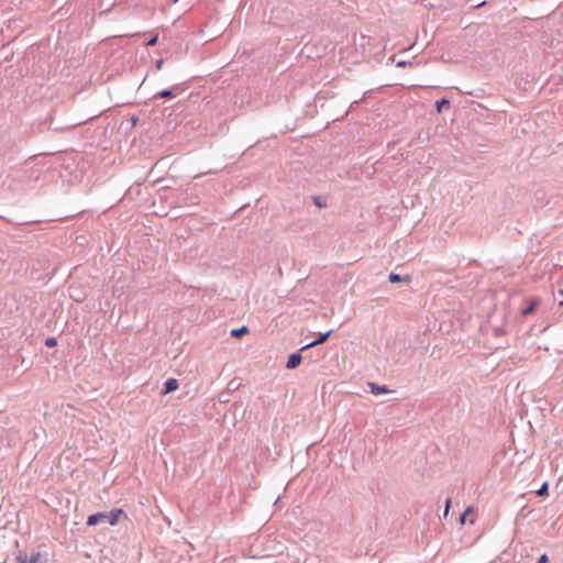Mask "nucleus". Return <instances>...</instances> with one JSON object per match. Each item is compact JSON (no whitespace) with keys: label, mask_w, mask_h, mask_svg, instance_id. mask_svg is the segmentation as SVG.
Segmentation results:
<instances>
[{"label":"nucleus","mask_w":563,"mask_h":563,"mask_svg":"<svg viewBox=\"0 0 563 563\" xmlns=\"http://www.w3.org/2000/svg\"><path fill=\"white\" fill-rule=\"evenodd\" d=\"M473 511L472 507H467L466 510L461 515L460 521L464 523L466 521L467 516Z\"/></svg>","instance_id":"f8f14e48"},{"label":"nucleus","mask_w":563,"mask_h":563,"mask_svg":"<svg viewBox=\"0 0 563 563\" xmlns=\"http://www.w3.org/2000/svg\"><path fill=\"white\" fill-rule=\"evenodd\" d=\"M45 344L49 347H53L57 344V340L55 338H47Z\"/></svg>","instance_id":"2eb2a0df"},{"label":"nucleus","mask_w":563,"mask_h":563,"mask_svg":"<svg viewBox=\"0 0 563 563\" xmlns=\"http://www.w3.org/2000/svg\"><path fill=\"white\" fill-rule=\"evenodd\" d=\"M388 278L390 283H398L401 280V276L396 273H390Z\"/></svg>","instance_id":"ddd939ff"},{"label":"nucleus","mask_w":563,"mask_h":563,"mask_svg":"<svg viewBox=\"0 0 563 563\" xmlns=\"http://www.w3.org/2000/svg\"><path fill=\"white\" fill-rule=\"evenodd\" d=\"M163 65H164V59H163V58H161V59L156 60L155 66H156V69H157V70H161V69H162V67H163Z\"/></svg>","instance_id":"f3484780"},{"label":"nucleus","mask_w":563,"mask_h":563,"mask_svg":"<svg viewBox=\"0 0 563 563\" xmlns=\"http://www.w3.org/2000/svg\"><path fill=\"white\" fill-rule=\"evenodd\" d=\"M449 509H450V499L446 500V504H445V508H444V511H443V515L444 517L448 516L449 514Z\"/></svg>","instance_id":"a211bd4d"},{"label":"nucleus","mask_w":563,"mask_h":563,"mask_svg":"<svg viewBox=\"0 0 563 563\" xmlns=\"http://www.w3.org/2000/svg\"><path fill=\"white\" fill-rule=\"evenodd\" d=\"M408 65H409V63H408V62H405V60H401V62H398V63H397V66H398V67H407Z\"/></svg>","instance_id":"aec40b11"},{"label":"nucleus","mask_w":563,"mask_h":563,"mask_svg":"<svg viewBox=\"0 0 563 563\" xmlns=\"http://www.w3.org/2000/svg\"><path fill=\"white\" fill-rule=\"evenodd\" d=\"M247 331H249L247 327L243 325V327L233 329L231 331V335L238 338V336H241L242 334L247 333Z\"/></svg>","instance_id":"0eeeda50"},{"label":"nucleus","mask_w":563,"mask_h":563,"mask_svg":"<svg viewBox=\"0 0 563 563\" xmlns=\"http://www.w3.org/2000/svg\"><path fill=\"white\" fill-rule=\"evenodd\" d=\"M450 104V101L448 99H441V100H438L435 106H437V112L438 113H441L443 108L444 107H449Z\"/></svg>","instance_id":"6e6552de"},{"label":"nucleus","mask_w":563,"mask_h":563,"mask_svg":"<svg viewBox=\"0 0 563 563\" xmlns=\"http://www.w3.org/2000/svg\"><path fill=\"white\" fill-rule=\"evenodd\" d=\"M313 201H314L316 206H318L319 208L325 207V202L321 197H314Z\"/></svg>","instance_id":"4468645a"},{"label":"nucleus","mask_w":563,"mask_h":563,"mask_svg":"<svg viewBox=\"0 0 563 563\" xmlns=\"http://www.w3.org/2000/svg\"><path fill=\"white\" fill-rule=\"evenodd\" d=\"M548 489H549V485H548V483H547V482H544V483L541 485V487L537 490V494H538L539 496H543V495H545V494L548 493Z\"/></svg>","instance_id":"9b49d317"},{"label":"nucleus","mask_w":563,"mask_h":563,"mask_svg":"<svg viewBox=\"0 0 563 563\" xmlns=\"http://www.w3.org/2000/svg\"><path fill=\"white\" fill-rule=\"evenodd\" d=\"M131 121H132V124L135 125L136 122H137V118L136 117H132Z\"/></svg>","instance_id":"412c9836"},{"label":"nucleus","mask_w":563,"mask_h":563,"mask_svg":"<svg viewBox=\"0 0 563 563\" xmlns=\"http://www.w3.org/2000/svg\"><path fill=\"white\" fill-rule=\"evenodd\" d=\"M559 296L563 297V290H559ZM560 306H563V300L560 301Z\"/></svg>","instance_id":"4be33fe9"},{"label":"nucleus","mask_w":563,"mask_h":563,"mask_svg":"<svg viewBox=\"0 0 563 563\" xmlns=\"http://www.w3.org/2000/svg\"><path fill=\"white\" fill-rule=\"evenodd\" d=\"M174 93L172 90H162L155 95V98H173Z\"/></svg>","instance_id":"1a4fd4ad"},{"label":"nucleus","mask_w":563,"mask_h":563,"mask_svg":"<svg viewBox=\"0 0 563 563\" xmlns=\"http://www.w3.org/2000/svg\"><path fill=\"white\" fill-rule=\"evenodd\" d=\"M301 354L300 353H292L287 361L286 367L291 369L297 367L301 362Z\"/></svg>","instance_id":"7ed1b4c3"},{"label":"nucleus","mask_w":563,"mask_h":563,"mask_svg":"<svg viewBox=\"0 0 563 563\" xmlns=\"http://www.w3.org/2000/svg\"><path fill=\"white\" fill-rule=\"evenodd\" d=\"M332 332H333L332 330H329V331L320 334L316 340L306 344L301 350H307V349H310V347H313V346L324 343L329 339V336L332 334Z\"/></svg>","instance_id":"f257e3e1"},{"label":"nucleus","mask_w":563,"mask_h":563,"mask_svg":"<svg viewBox=\"0 0 563 563\" xmlns=\"http://www.w3.org/2000/svg\"><path fill=\"white\" fill-rule=\"evenodd\" d=\"M179 0H173L174 3H177Z\"/></svg>","instance_id":"5701e85b"},{"label":"nucleus","mask_w":563,"mask_h":563,"mask_svg":"<svg viewBox=\"0 0 563 563\" xmlns=\"http://www.w3.org/2000/svg\"><path fill=\"white\" fill-rule=\"evenodd\" d=\"M157 41H158V35L156 34V35H154V36H153V37L147 42V45H148V46H153V45H155V44L157 43Z\"/></svg>","instance_id":"dca6fc26"},{"label":"nucleus","mask_w":563,"mask_h":563,"mask_svg":"<svg viewBox=\"0 0 563 563\" xmlns=\"http://www.w3.org/2000/svg\"><path fill=\"white\" fill-rule=\"evenodd\" d=\"M106 516H104V512H97V514H93V515H90L88 517V520H87V525L88 526H95L97 525L100 520L104 519Z\"/></svg>","instance_id":"423d86ee"},{"label":"nucleus","mask_w":563,"mask_h":563,"mask_svg":"<svg viewBox=\"0 0 563 563\" xmlns=\"http://www.w3.org/2000/svg\"><path fill=\"white\" fill-rule=\"evenodd\" d=\"M547 562H548V556H547V554H543L539 558L537 563H547Z\"/></svg>","instance_id":"6ab92c4d"},{"label":"nucleus","mask_w":563,"mask_h":563,"mask_svg":"<svg viewBox=\"0 0 563 563\" xmlns=\"http://www.w3.org/2000/svg\"><path fill=\"white\" fill-rule=\"evenodd\" d=\"M178 388V382L176 378H168L165 382V390L164 394H169Z\"/></svg>","instance_id":"39448f33"},{"label":"nucleus","mask_w":563,"mask_h":563,"mask_svg":"<svg viewBox=\"0 0 563 563\" xmlns=\"http://www.w3.org/2000/svg\"><path fill=\"white\" fill-rule=\"evenodd\" d=\"M368 387L371 389V393L374 395H383V394L389 393V389L385 385H377L375 383H368Z\"/></svg>","instance_id":"20e7f679"},{"label":"nucleus","mask_w":563,"mask_h":563,"mask_svg":"<svg viewBox=\"0 0 563 563\" xmlns=\"http://www.w3.org/2000/svg\"><path fill=\"white\" fill-rule=\"evenodd\" d=\"M121 514H122L121 509H113L109 512H104V516H106L104 520H107L109 525L114 526L118 522Z\"/></svg>","instance_id":"f03ea898"},{"label":"nucleus","mask_w":563,"mask_h":563,"mask_svg":"<svg viewBox=\"0 0 563 563\" xmlns=\"http://www.w3.org/2000/svg\"><path fill=\"white\" fill-rule=\"evenodd\" d=\"M538 302L534 300L532 301L527 308L522 310L523 316L530 314L537 307Z\"/></svg>","instance_id":"9d476101"},{"label":"nucleus","mask_w":563,"mask_h":563,"mask_svg":"<svg viewBox=\"0 0 563 563\" xmlns=\"http://www.w3.org/2000/svg\"><path fill=\"white\" fill-rule=\"evenodd\" d=\"M0 563H4V562H0Z\"/></svg>","instance_id":"b1692460"}]
</instances>
